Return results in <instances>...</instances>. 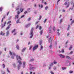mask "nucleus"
Here are the masks:
<instances>
[{"label": "nucleus", "mask_w": 74, "mask_h": 74, "mask_svg": "<svg viewBox=\"0 0 74 74\" xmlns=\"http://www.w3.org/2000/svg\"><path fill=\"white\" fill-rule=\"evenodd\" d=\"M48 6H46V7H45V10H47L48 9Z\"/></svg>", "instance_id": "cd10ccee"}, {"label": "nucleus", "mask_w": 74, "mask_h": 74, "mask_svg": "<svg viewBox=\"0 0 74 74\" xmlns=\"http://www.w3.org/2000/svg\"><path fill=\"white\" fill-rule=\"evenodd\" d=\"M5 24H6V21L3 24V27H4V26H5Z\"/></svg>", "instance_id": "c756f323"}, {"label": "nucleus", "mask_w": 74, "mask_h": 74, "mask_svg": "<svg viewBox=\"0 0 74 74\" xmlns=\"http://www.w3.org/2000/svg\"><path fill=\"white\" fill-rule=\"evenodd\" d=\"M38 21L36 22L35 23V25H37V24L38 23Z\"/></svg>", "instance_id": "603ef678"}, {"label": "nucleus", "mask_w": 74, "mask_h": 74, "mask_svg": "<svg viewBox=\"0 0 74 74\" xmlns=\"http://www.w3.org/2000/svg\"><path fill=\"white\" fill-rule=\"evenodd\" d=\"M41 18H42V16H40L39 17V20H40L41 19Z\"/></svg>", "instance_id": "7c9ffc66"}, {"label": "nucleus", "mask_w": 74, "mask_h": 74, "mask_svg": "<svg viewBox=\"0 0 74 74\" xmlns=\"http://www.w3.org/2000/svg\"><path fill=\"white\" fill-rule=\"evenodd\" d=\"M9 53H10V55L12 56L11 57L12 59H14V56H15L16 55L15 54V53L14 52L12 53V52H11V51H9Z\"/></svg>", "instance_id": "f257e3e1"}, {"label": "nucleus", "mask_w": 74, "mask_h": 74, "mask_svg": "<svg viewBox=\"0 0 74 74\" xmlns=\"http://www.w3.org/2000/svg\"><path fill=\"white\" fill-rule=\"evenodd\" d=\"M9 32L10 31H7V32H6V35L7 36H8V34H9Z\"/></svg>", "instance_id": "4468645a"}, {"label": "nucleus", "mask_w": 74, "mask_h": 74, "mask_svg": "<svg viewBox=\"0 0 74 74\" xmlns=\"http://www.w3.org/2000/svg\"><path fill=\"white\" fill-rule=\"evenodd\" d=\"M50 73L51 74H54V73L52 71H50Z\"/></svg>", "instance_id": "ea45409f"}, {"label": "nucleus", "mask_w": 74, "mask_h": 74, "mask_svg": "<svg viewBox=\"0 0 74 74\" xmlns=\"http://www.w3.org/2000/svg\"><path fill=\"white\" fill-rule=\"evenodd\" d=\"M27 13V11H25L24 12V14H26Z\"/></svg>", "instance_id": "6e6d98bb"}, {"label": "nucleus", "mask_w": 74, "mask_h": 74, "mask_svg": "<svg viewBox=\"0 0 74 74\" xmlns=\"http://www.w3.org/2000/svg\"><path fill=\"white\" fill-rule=\"evenodd\" d=\"M51 32V29H49V33H50Z\"/></svg>", "instance_id": "58836bf2"}, {"label": "nucleus", "mask_w": 74, "mask_h": 74, "mask_svg": "<svg viewBox=\"0 0 74 74\" xmlns=\"http://www.w3.org/2000/svg\"><path fill=\"white\" fill-rule=\"evenodd\" d=\"M0 35H3V31H1L0 33Z\"/></svg>", "instance_id": "a19ab883"}, {"label": "nucleus", "mask_w": 74, "mask_h": 74, "mask_svg": "<svg viewBox=\"0 0 74 74\" xmlns=\"http://www.w3.org/2000/svg\"><path fill=\"white\" fill-rule=\"evenodd\" d=\"M73 72L72 71H69L70 73H73Z\"/></svg>", "instance_id": "5fc2aeb1"}, {"label": "nucleus", "mask_w": 74, "mask_h": 74, "mask_svg": "<svg viewBox=\"0 0 74 74\" xmlns=\"http://www.w3.org/2000/svg\"><path fill=\"white\" fill-rule=\"evenodd\" d=\"M16 29H14L12 32L13 33H14L15 32Z\"/></svg>", "instance_id": "bb28decb"}, {"label": "nucleus", "mask_w": 74, "mask_h": 74, "mask_svg": "<svg viewBox=\"0 0 74 74\" xmlns=\"http://www.w3.org/2000/svg\"><path fill=\"white\" fill-rule=\"evenodd\" d=\"M36 4H35L34 5V7H36Z\"/></svg>", "instance_id": "69168bd1"}, {"label": "nucleus", "mask_w": 74, "mask_h": 74, "mask_svg": "<svg viewBox=\"0 0 74 74\" xmlns=\"http://www.w3.org/2000/svg\"><path fill=\"white\" fill-rule=\"evenodd\" d=\"M31 20V18L29 17V18H28L27 19L28 21H30Z\"/></svg>", "instance_id": "c85d7f7f"}, {"label": "nucleus", "mask_w": 74, "mask_h": 74, "mask_svg": "<svg viewBox=\"0 0 74 74\" xmlns=\"http://www.w3.org/2000/svg\"><path fill=\"white\" fill-rule=\"evenodd\" d=\"M57 33L58 34V36L60 35V33L59 32H57Z\"/></svg>", "instance_id": "8fccbe9b"}, {"label": "nucleus", "mask_w": 74, "mask_h": 74, "mask_svg": "<svg viewBox=\"0 0 74 74\" xmlns=\"http://www.w3.org/2000/svg\"><path fill=\"white\" fill-rule=\"evenodd\" d=\"M53 63H54V64H56V63H57V62H53Z\"/></svg>", "instance_id": "864d4df0"}, {"label": "nucleus", "mask_w": 74, "mask_h": 74, "mask_svg": "<svg viewBox=\"0 0 74 74\" xmlns=\"http://www.w3.org/2000/svg\"><path fill=\"white\" fill-rule=\"evenodd\" d=\"M53 69H54L55 70H56V67L54 68Z\"/></svg>", "instance_id": "774afa93"}, {"label": "nucleus", "mask_w": 74, "mask_h": 74, "mask_svg": "<svg viewBox=\"0 0 74 74\" xmlns=\"http://www.w3.org/2000/svg\"><path fill=\"white\" fill-rule=\"evenodd\" d=\"M66 59H69V60L71 59V58H70V57H69V56H66Z\"/></svg>", "instance_id": "ddd939ff"}, {"label": "nucleus", "mask_w": 74, "mask_h": 74, "mask_svg": "<svg viewBox=\"0 0 74 74\" xmlns=\"http://www.w3.org/2000/svg\"><path fill=\"white\" fill-rule=\"evenodd\" d=\"M16 58L17 60H22V58H21V56H18V55H16Z\"/></svg>", "instance_id": "7ed1b4c3"}, {"label": "nucleus", "mask_w": 74, "mask_h": 74, "mask_svg": "<svg viewBox=\"0 0 74 74\" xmlns=\"http://www.w3.org/2000/svg\"><path fill=\"white\" fill-rule=\"evenodd\" d=\"M20 11H21V12H23V9L22 8H21L20 9Z\"/></svg>", "instance_id": "2eb2a0df"}, {"label": "nucleus", "mask_w": 74, "mask_h": 74, "mask_svg": "<svg viewBox=\"0 0 74 74\" xmlns=\"http://www.w3.org/2000/svg\"><path fill=\"white\" fill-rule=\"evenodd\" d=\"M42 44V41L40 40L39 41V44L40 45H41V44Z\"/></svg>", "instance_id": "4be33fe9"}, {"label": "nucleus", "mask_w": 74, "mask_h": 74, "mask_svg": "<svg viewBox=\"0 0 74 74\" xmlns=\"http://www.w3.org/2000/svg\"><path fill=\"white\" fill-rule=\"evenodd\" d=\"M34 59H32L29 60V62H33V61H34Z\"/></svg>", "instance_id": "412c9836"}, {"label": "nucleus", "mask_w": 74, "mask_h": 74, "mask_svg": "<svg viewBox=\"0 0 74 74\" xmlns=\"http://www.w3.org/2000/svg\"><path fill=\"white\" fill-rule=\"evenodd\" d=\"M40 7H41V8H42V7H43V5H41Z\"/></svg>", "instance_id": "0e129e2a"}, {"label": "nucleus", "mask_w": 74, "mask_h": 74, "mask_svg": "<svg viewBox=\"0 0 74 74\" xmlns=\"http://www.w3.org/2000/svg\"><path fill=\"white\" fill-rule=\"evenodd\" d=\"M31 25V23H29L28 24H27L25 25V27H29V26H30Z\"/></svg>", "instance_id": "9d476101"}, {"label": "nucleus", "mask_w": 74, "mask_h": 74, "mask_svg": "<svg viewBox=\"0 0 74 74\" xmlns=\"http://www.w3.org/2000/svg\"><path fill=\"white\" fill-rule=\"evenodd\" d=\"M18 63H19V65H21V64H22V61H21L19 60L18 62Z\"/></svg>", "instance_id": "9b49d317"}, {"label": "nucleus", "mask_w": 74, "mask_h": 74, "mask_svg": "<svg viewBox=\"0 0 74 74\" xmlns=\"http://www.w3.org/2000/svg\"><path fill=\"white\" fill-rule=\"evenodd\" d=\"M39 26V25H37L36 27V29H37L38 27Z\"/></svg>", "instance_id": "c03bdc74"}, {"label": "nucleus", "mask_w": 74, "mask_h": 74, "mask_svg": "<svg viewBox=\"0 0 74 74\" xmlns=\"http://www.w3.org/2000/svg\"><path fill=\"white\" fill-rule=\"evenodd\" d=\"M59 56H60V57L61 58H64L65 57V56H64L62 54H60L59 55Z\"/></svg>", "instance_id": "0eeeda50"}, {"label": "nucleus", "mask_w": 74, "mask_h": 74, "mask_svg": "<svg viewBox=\"0 0 74 74\" xmlns=\"http://www.w3.org/2000/svg\"><path fill=\"white\" fill-rule=\"evenodd\" d=\"M9 13H10V12H8V13H7V15H8V14H9Z\"/></svg>", "instance_id": "bf43d9fd"}, {"label": "nucleus", "mask_w": 74, "mask_h": 74, "mask_svg": "<svg viewBox=\"0 0 74 74\" xmlns=\"http://www.w3.org/2000/svg\"><path fill=\"white\" fill-rule=\"evenodd\" d=\"M30 10V8H29L27 9V10L28 11H29Z\"/></svg>", "instance_id": "13d9d810"}, {"label": "nucleus", "mask_w": 74, "mask_h": 74, "mask_svg": "<svg viewBox=\"0 0 74 74\" xmlns=\"http://www.w3.org/2000/svg\"><path fill=\"white\" fill-rule=\"evenodd\" d=\"M19 18V15H16L14 18L15 19H18Z\"/></svg>", "instance_id": "6e6552de"}, {"label": "nucleus", "mask_w": 74, "mask_h": 74, "mask_svg": "<svg viewBox=\"0 0 74 74\" xmlns=\"http://www.w3.org/2000/svg\"><path fill=\"white\" fill-rule=\"evenodd\" d=\"M18 67V70H19V69H20V68L21 67V65H18L17 66Z\"/></svg>", "instance_id": "aec40b11"}, {"label": "nucleus", "mask_w": 74, "mask_h": 74, "mask_svg": "<svg viewBox=\"0 0 74 74\" xmlns=\"http://www.w3.org/2000/svg\"><path fill=\"white\" fill-rule=\"evenodd\" d=\"M51 28H52V26H51V25H50V27L49 28V29L51 30Z\"/></svg>", "instance_id": "c9c22d12"}, {"label": "nucleus", "mask_w": 74, "mask_h": 74, "mask_svg": "<svg viewBox=\"0 0 74 74\" xmlns=\"http://www.w3.org/2000/svg\"><path fill=\"white\" fill-rule=\"evenodd\" d=\"M26 64V62H24L23 64V68H25V65Z\"/></svg>", "instance_id": "39448f33"}, {"label": "nucleus", "mask_w": 74, "mask_h": 74, "mask_svg": "<svg viewBox=\"0 0 74 74\" xmlns=\"http://www.w3.org/2000/svg\"><path fill=\"white\" fill-rule=\"evenodd\" d=\"M34 30V28L33 27L32 28V29L31 30L30 32V38H32L33 37V30Z\"/></svg>", "instance_id": "f03ea898"}, {"label": "nucleus", "mask_w": 74, "mask_h": 74, "mask_svg": "<svg viewBox=\"0 0 74 74\" xmlns=\"http://www.w3.org/2000/svg\"><path fill=\"white\" fill-rule=\"evenodd\" d=\"M10 26H11V24H10L9 25L8 27H7V28H6V30H8L10 28Z\"/></svg>", "instance_id": "423d86ee"}, {"label": "nucleus", "mask_w": 74, "mask_h": 74, "mask_svg": "<svg viewBox=\"0 0 74 74\" xmlns=\"http://www.w3.org/2000/svg\"><path fill=\"white\" fill-rule=\"evenodd\" d=\"M7 71H8V72L10 73V71L8 70V68L7 69Z\"/></svg>", "instance_id": "3c124183"}, {"label": "nucleus", "mask_w": 74, "mask_h": 74, "mask_svg": "<svg viewBox=\"0 0 74 74\" xmlns=\"http://www.w3.org/2000/svg\"><path fill=\"white\" fill-rule=\"evenodd\" d=\"M2 74H5V72L3 71V73H2Z\"/></svg>", "instance_id": "338daca9"}, {"label": "nucleus", "mask_w": 74, "mask_h": 74, "mask_svg": "<svg viewBox=\"0 0 74 74\" xmlns=\"http://www.w3.org/2000/svg\"><path fill=\"white\" fill-rule=\"evenodd\" d=\"M2 66L3 69H4V68H5V65L4 64H3Z\"/></svg>", "instance_id": "393cba45"}, {"label": "nucleus", "mask_w": 74, "mask_h": 74, "mask_svg": "<svg viewBox=\"0 0 74 74\" xmlns=\"http://www.w3.org/2000/svg\"><path fill=\"white\" fill-rule=\"evenodd\" d=\"M52 38H51V37H50L49 38V43H52Z\"/></svg>", "instance_id": "1a4fd4ad"}, {"label": "nucleus", "mask_w": 74, "mask_h": 74, "mask_svg": "<svg viewBox=\"0 0 74 74\" xmlns=\"http://www.w3.org/2000/svg\"><path fill=\"white\" fill-rule=\"evenodd\" d=\"M42 33H43V32H42V30L40 31V34L41 35V34H42Z\"/></svg>", "instance_id": "473e14b6"}, {"label": "nucleus", "mask_w": 74, "mask_h": 74, "mask_svg": "<svg viewBox=\"0 0 74 74\" xmlns=\"http://www.w3.org/2000/svg\"><path fill=\"white\" fill-rule=\"evenodd\" d=\"M17 15H19V14H20V12H19V11H18L17 12Z\"/></svg>", "instance_id": "09e8293b"}, {"label": "nucleus", "mask_w": 74, "mask_h": 74, "mask_svg": "<svg viewBox=\"0 0 74 74\" xmlns=\"http://www.w3.org/2000/svg\"><path fill=\"white\" fill-rule=\"evenodd\" d=\"M19 20H20V18L17 19V21H16V23H19Z\"/></svg>", "instance_id": "dca6fc26"}, {"label": "nucleus", "mask_w": 74, "mask_h": 74, "mask_svg": "<svg viewBox=\"0 0 74 74\" xmlns=\"http://www.w3.org/2000/svg\"><path fill=\"white\" fill-rule=\"evenodd\" d=\"M64 4L65 5H67V2H65Z\"/></svg>", "instance_id": "4c0bfd02"}, {"label": "nucleus", "mask_w": 74, "mask_h": 74, "mask_svg": "<svg viewBox=\"0 0 74 74\" xmlns=\"http://www.w3.org/2000/svg\"><path fill=\"white\" fill-rule=\"evenodd\" d=\"M53 30H54V31L55 30V27H53Z\"/></svg>", "instance_id": "49530a36"}, {"label": "nucleus", "mask_w": 74, "mask_h": 74, "mask_svg": "<svg viewBox=\"0 0 74 74\" xmlns=\"http://www.w3.org/2000/svg\"><path fill=\"white\" fill-rule=\"evenodd\" d=\"M62 70H66V67H62Z\"/></svg>", "instance_id": "a878e982"}, {"label": "nucleus", "mask_w": 74, "mask_h": 74, "mask_svg": "<svg viewBox=\"0 0 74 74\" xmlns=\"http://www.w3.org/2000/svg\"><path fill=\"white\" fill-rule=\"evenodd\" d=\"M24 17H25V15H23L21 16V18H23Z\"/></svg>", "instance_id": "de8ad7c7"}, {"label": "nucleus", "mask_w": 74, "mask_h": 74, "mask_svg": "<svg viewBox=\"0 0 74 74\" xmlns=\"http://www.w3.org/2000/svg\"><path fill=\"white\" fill-rule=\"evenodd\" d=\"M62 21H63V20L62 19H61L60 20V23H61V22H62Z\"/></svg>", "instance_id": "680f3d73"}, {"label": "nucleus", "mask_w": 74, "mask_h": 74, "mask_svg": "<svg viewBox=\"0 0 74 74\" xmlns=\"http://www.w3.org/2000/svg\"><path fill=\"white\" fill-rule=\"evenodd\" d=\"M43 48V46H42L41 45H40V50L42 49H42Z\"/></svg>", "instance_id": "5701e85b"}, {"label": "nucleus", "mask_w": 74, "mask_h": 74, "mask_svg": "<svg viewBox=\"0 0 74 74\" xmlns=\"http://www.w3.org/2000/svg\"><path fill=\"white\" fill-rule=\"evenodd\" d=\"M16 48H17V49H19V46L18 45H17L16 46Z\"/></svg>", "instance_id": "6ab92c4d"}, {"label": "nucleus", "mask_w": 74, "mask_h": 74, "mask_svg": "<svg viewBox=\"0 0 74 74\" xmlns=\"http://www.w3.org/2000/svg\"><path fill=\"white\" fill-rule=\"evenodd\" d=\"M3 9V8L1 7L0 8V11H2V9Z\"/></svg>", "instance_id": "72a5a7b5"}, {"label": "nucleus", "mask_w": 74, "mask_h": 74, "mask_svg": "<svg viewBox=\"0 0 74 74\" xmlns=\"http://www.w3.org/2000/svg\"><path fill=\"white\" fill-rule=\"evenodd\" d=\"M11 23V21H9L7 23V25H8V24H10Z\"/></svg>", "instance_id": "f3484780"}, {"label": "nucleus", "mask_w": 74, "mask_h": 74, "mask_svg": "<svg viewBox=\"0 0 74 74\" xmlns=\"http://www.w3.org/2000/svg\"><path fill=\"white\" fill-rule=\"evenodd\" d=\"M3 19H4L5 18V17H6V16H5V15H4L3 16Z\"/></svg>", "instance_id": "e433bc0d"}, {"label": "nucleus", "mask_w": 74, "mask_h": 74, "mask_svg": "<svg viewBox=\"0 0 74 74\" xmlns=\"http://www.w3.org/2000/svg\"><path fill=\"white\" fill-rule=\"evenodd\" d=\"M74 21L73 20L71 22V23H74Z\"/></svg>", "instance_id": "e2e57ef3"}, {"label": "nucleus", "mask_w": 74, "mask_h": 74, "mask_svg": "<svg viewBox=\"0 0 74 74\" xmlns=\"http://www.w3.org/2000/svg\"><path fill=\"white\" fill-rule=\"evenodd\" d=\"M42 29V27L41 26H39V30H41Z\"/></svg>", "instance_id": "79ce46f5"}, {"label": "nucleus", "mask_w": 74, "mask_h": 74, "mask_svg": "<svg viewBox=\"0 0 74 74\" xmlns=\"http://www.w3.org/2000/svg\"><path fill=\"white\" fill-rule=\"evenodd\" d=\"M53 63H51L50 65V66L51 67V66H53Z\"/></svg>", "instance_id": "37998d69"}, {"label": "nucleus", "mask_w": 74, "mask_h": 74, "mask_svg": "<svg viewBox=\"0 0 74 74\" xmlns=\"http://www.w3.org/2000/svg\"><path fill=\"white\" fill-rule=\"evenodd\" d=\"M49 47L50 49H51L52 47V45H50V46H49Z\"/></svg>", "instance_id": "b1692460"}, {"label": "nucleus", "mask_w": 74, "mask_h": 74, "mask_svg": "<svg viewBox=\"0 0 74 74\" xmlns=\"http://www.w3.org/2000/svg\"><path fill=\"white\" fill-rule=\"evenodd\" d=\"M62 53H63V52H64V49H62Z\"/></svg>", "instance_id": "a18cd8bd"}, {"label": "nucleus", "mask_w": 74, "mask_h": 74, "mask_svg": "<svg viewBox=\"0 0 74 74\" xmlns=\"http://www.w3.org/2000/svg\"><path fill=\"white\" fill-rule=\"evenodd\" d=\"M69 34H70V33H68L67 34V36H69Z\"/></svg>", "instance_id": "052dcab7"}, {"label": "nucleus", "mask_w": 74, "mask_h": 74, "mask_svg": "<svg viewBox=\"0 0 74 74\" xmlns=\"http://www.w3.org/2000/svg\"><path fill=\"white\" fill-rule=\"evenodd\" d=\"M38 45H35V46L34 47L33 49V50L34 51L36 50V49H37L38 48Z\"/></svg>", "instance_id": "20e7f679"}, {"label": "nucleus", "mask_w": 74, "mask_h": 74, "mask_svg": "<svg viewBox=\"0 0 74 74\" xmlns=\"http://www.w3.org/2000/svg\"><path fill=\"white\" fill-rule=\"evenodd\" d=\"M4 18H2V20H1V22H3Z\"/></svg>", "instance_id": "4d7b16f0"}, {"label": "nucleus", "mask_w": 74, "mask_h": 74, "mask_svg": "<svg viewBox=\"0 0 74 74\" xmlns=\"http://www.w3.org/2000/svg\"><path fill=\"white\" fill-rule=\"evenodd\" d=\"M73 47L72 46V45H71L69 49V50H70L71 49V48H72Z\"/></svg>", "instance_id": "a211bd4d"}, {"label": "nucleus", "mask_w": 74, "mask_h": 74, "mask_svg": "<svg viewBox=\"0 0 74 74\" xmlns=\"http://www.w3.org/2000/svg\"><path fill=\"white\" fill-rule=\"evenodd\" d=\"M26 49V48L25 47L23 48L22 50V52H25V51Z\"/></svg>", "instance_id": "f8f14e48"}, {"label": "nucleus", "mask_w": 74, "mask_h": 74, "mask_svg": "<svg viewBox=\"0 0 74 74\" xmlns=\"http://www.w3.org/2000/svg\"><path fill=\"white\" fill-rule=\"evenodd\" d=\"M47 19H45V20L44 21V23H45L47 21Z\"/></svg>", "instance_id": "f704fd0d"}, {"label": "nucleus", "mask_w": 74, "mask_h": 74, "mask_svg": "<svg viewBox=\"0 0 74 74\" xmlns=\"http://www.w3.org/2000/svg\"><path fill=\"white\" fill-rule=\"evenodd\" d=\"M73 51H71V52H70L69 54L70 55H71V54H73Z\"/></svg>", "instance_id": "2f4dec72"}]
</instances>
